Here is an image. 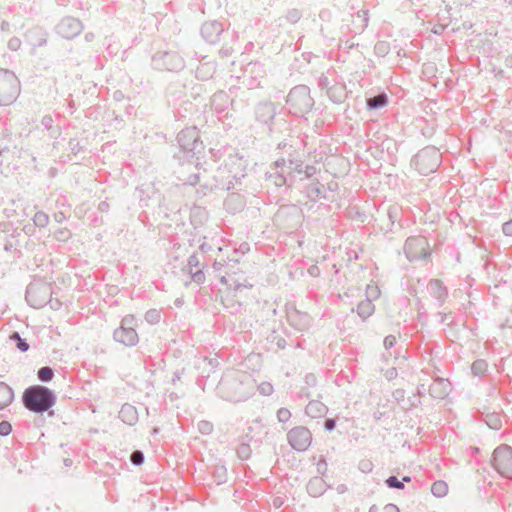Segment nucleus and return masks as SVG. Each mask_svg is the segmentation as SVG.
I'll return each instance as SVG.
<instances>
[{
	"label": "nucleus",
	"mask_w": 512,
	"mask_h": 512,
	"mask_svg": "<svg viewBox=\"0 0 512 512\" xmlns=\"http://www.w3.org/2000/svg\"><path fill=\"white\" fill-rule=\"evenodd\" d=\"M278 418L280 421H287L290 418V411L287 409H280L278 411Z\"/></svg>",
	"instance_id": "nucleus-18"
},
{
	"label": "nucleus",
	"mask_w": 512,
	"mask_h": 512,
	"mask_svg": "<svg viewBox=\"0 0 512 512\" xmlns=\"http://www.w3.org/2000/svg\"><path fill=\"white\" fill-rule=\"evenodd\" d=\"M492 465L502 475L512 478V448L502 445L493 452Z\"/></svg>",
	"instance_id": "nucleus-2"
},
{
	"label": "nucleus",
	"mask_w": 512,
	"mask_h": 512,
	"mask_svg": "<svg viewBox=\"0 0 512 512\" xmlns=\"http://www.w3.org/2000/svg\"><path fill=\"white\" fill-rule=\"evenodd\" d=\"M288 439L293 448L304 451L311 444V433L307 428L296 427L288 433Z\"/></svg>",
	"instance_id": "nucleus-3"
},
{
	"label": "nucleus",
	"mask_w": 512,
	"mask_h": 512,
	"mask_svg": "<svg viewBox=\"0 0 512 512\" xmlns=\"http://www.w3.org/2000/svg\"><path fill=\"white\" fill-rule=\"evenodd\" d=\"M387 103V98L385 95H378L376 97L370 98L368 100V106L371 109L383 107Z\"/></svg>",
	"instance_id": "nucleus-10"
},
{
	"label": "nucleus",
	"mask_w": 512,
	"mask_h": 512,
	"mask_svg": "<svg viewBox=\"0 0 512 512\" xmlns=\"http://www.w3.org/2000/svg\"><path fill=\"white\" fill-rule=\"evenodd\" d=\"M488 424L493 427V428H498L499 425H500V420L499 419H495V420H492V422H488Z\"/></svg>",
	"instance_id": "nucleus-23"
},
{
	"label": "nucleus",
	"mask_w": 512,
	"mask_h": 512,
	"mask_svg": "<svg viewBox=\"0 0 512 512\" xmlns=\"http://www.w3.org/2000/svg\"><path fill=\"white\" fill-rule=\"evenodd\" d=\"M415 166L421 174L433 172L437 167V157L430 161V157L427 154H419L415 158Z\"/></svg>",
	"instance_id": "nucleus-4"
},
{
	"label": "nucleus",
	"mask_w": 512,
	"mask_h": 512,
	"mask_svg": "<svg viewBox=\"0 0 512 512\" xmlns=\"http://www.w3.org/2000/svg\"><path fill=\"white\" fill-rule=\"evenodd\" d=\"M53 377V371L49 367H42L38 371V378L41 381H50Z\"/></svg>",
	"instance_id": "nucleus-12"
},
{
	"label": "nucleus",
	"mask_w": 512,
	"mask_h": 512,
	"mask_svg": "<svg viewBox=\"0 0 512 512\" xmlns=\"http://www.w3.org/2000/svg\"><path fill=\"white\" fill-rule=\"evenodd\" d=\"M449 488L446 482L439 480L432 484L431 492L436 497H444L448 494Z\"/></svg>",
	"instance_id": "nucleus-7"
},
{
	"label": "nucleus",
	"mask_w": 512,
	"mask_h": 512,
	"mask_svg": "<svg viewBox=\"0 0 512 512\" xmlns=\"http://www.w3.org/2000/svg\"><path fill=\"white\" fill-rule=\"evenodd\" d=\"M414 242H415V240H410V241H408L407 245H408V246H410V245H412Z\"/></svg>",
	"instance_id": "nucleus-25"
},
{
	"label": "nucleus",
	"mask_w": 512,
	"mask_h": 512,
	"mask_svg": "<svg viewBox=\"0 0 512 512\" xmlns=\"http://www.w3.org/2000/svg\"><path fill=\"white\" fill-rule=\"evenodd\" d=\"M380 294L381 291L376 284L371 283L367 285L365 290L366 300H368L369 302H373L374 300H377L380 297Z\"/></svg>",
	"instance_id": "nucleus-8"
},
{
	"label": "nucleus",
	"mask_w": 512,
	"mask_h": 512,
	"mask_svg": "<svg viewBox=\"0 0 512 512\" xmlns=\"http://www.w3.org/2000/svg\"><path fill=\"white\" fill-rule=\"evenodd\" d=\"M11 431H12V427H11L10 423H8L6 421H3L0 423V435L6 436V435L10 434Z\"/></svg>",
	"instance_id": "nucleus-16"
},
{
	"label": "nucleus",
	"mask_w": 512,
	"mask_h": 512,
	"mask_svg": "<svg viewBox=\"0 0 512 512\" xmlns=\"http://www.w3.org/2000/svg\"><path fill=\"white\" fill-rule=\"evenodd\" d=\"M131 461L136 465H140L143 462L142 453L139 451L134 452L131 456Z\"/></svg>",
	"instance_id": "nucleus-17"
},
{
	"label": "nucleus",
	"mask_w": 512,
	"mask_h": 512,
	"mask_svg": "<svg viewBox=\"0 0 512 512\" xmlns=\"http://www.w3.org/2000/svg\"><path fill=\"white\" fill-rule=\"evenodd\" d=\"M11 339L13 340H16L17 341V347L19 350H21L22 352H25L28 350L29 348V345L25 342V340L21 339L19 334L18 333H14L13 335H11Z\"/></svg>",
	"instance_id": "nucleus-14"
},
{
	"label": "nucleus",
	"mask_w": 512,
	"mask_h": 512,
	"mask_svg": "<svg viewBox=\"0 0 512 512\" xmlns=\"http://www.w3.org/2000/svg\"><path fill=\"white\" fill-rule=\"evenodd\" d=\"M335 426V422L334 420H327L326 423H325V427L327 430H332Z\"/></svg>",
	"instance_id": "nucleus-22"
},
{
	"label": "nucleus",
	"mask_w": 512,
	"mask_h": 512,
	"mask_svg": "<svg viewBox=\"0 0 512 512\" xmlns=\"http://www.w3.org/2000/svg\"><path fill=\"white\" fill-rule=\"evenodd\" d=\"M5 86L4 80L0 77V91L3 90Z\"/></svg>",
	"instance_id": "nucleus-24"
},
{
	"label": "nucleus",
	"mask_w": 512,
	"mask_h": 512,
	"mask_svg": "<svg viewBox=\"0 0 512 512\" xmlns=\"http://www.w3.org/2000/svg\"><path fill=\"white\" fill-rule=\"evenodd\" d=\"M369 512H399V509L394 504H386L384 506H373Z\"/></svg>",
	"instance_id": "nucleus-11"
},
{
	"label": "nucleus",
	"mask_w": 512,
	"mask_h": 512,
	"mask_svg": "<svg viewBox=\"0 0 512 512\" xmlns=\"http://www.w3.org/2000/svg\"><path fill=\"white\" fill-rule=\"evenodd\" d=\"M386 482L389 487L398 488V489L403 488V483L401 481H399L398 478L395 476L389 477Z\"/></svg>",
	"instance_id": "nucleus-15"
},
{
	"label": "nucleus",
	"mask_w": 512,
	"mask_h": 512,
	"mask_svg": "<svg viewBox=\"0 0 512 512\" xmlns=\"http://www.w3.org/2000/svg\"><path fill=\"white\" fill-rule=\"evenodd\" d=\"M23 402L29 410L43 413L54 405L55 397L48 388L36 385L25 390L23 393Z\"/></svg>",
	"instance_id": "nucleus-1"
},
{
	"label": "nucleus",
	"mask_w": 512,
	"mask_h": 512,
	"mask_svg": "<svg viewBox=\"0 0 512 512\" xmlns=\"http://www.w3.org/2000/svg\"><path fill=\"white\" fill-rule=\"evenodd\" d=\"M316 408H324V406L322 404H319V403H310L308 406H307V413L310 414L312 412V410Z\"/></svg>",
	"instance_id": "nucleus-20"
},
{
	"label": "nucleus",
	"mask_w": 512,
	"mask_h": 512,
	"mask_svg": "<svg viewBox=\"0 0 512 512\" xmlns=\"http://www.w3.org/2000/svg\"><path fill=\"white\" fill-rule=\"evenodd\" d=\"M115 337L119 342L125 345H133L137 341L135 330L121 326L116 332Z\"/></svg>",
	"instance_id": "nucleus-5"
},
{
	"label": "nucleus",
	"mask_w": 512,
	"mask_h": 512,
	"mask_svg": "<svg viewBox=\"0 0 512 512\" xmlns=\"http://www.w3.org/2000/svg\"><path fill=\"white\" fill-rule=\"evenodd\" d=\"M120 415L123 418V420L126 419V416H131L130 420L133 421L136 418V411L131 406H123L120 411Z\"/></svg>",
	"instance_id": "nucleus-13"
},
{
	"label": "nucleus",
	"mask_w": 512,
	"mask_h": 512,
	"mask_svg": "<svg viewBox=\"0 0 512 512\" xmlns=\"http://www.w3.org/2000/svg\"><path fill=\"white\" fill-rule=\"evenodd\" d=\"M503 231L506 235L512 236V220L505 223Z\"/></svg>",
	"instance_id": "nucleus-19"
},
{
	"label": "nucleus",
	"mask_w": 512,
	"mask_h": 512,
	"mask_svg": "<svg viewBox=\"0 0 512 512\" xmlns=\"http://www.w3.org/2000/svg\"><path fill=\"white\" fill-rule=\"evenodd\" d=\"M13 400L12 389L4 382H0V410L7 407Z\"/></svg>",
	"instance_id": "nucleus-6"
},
{
	"label": "nucleus",
	"mask_w": 512,
	"mask_h": 512,
	"mask_svg": "<svg viewBox=\"0 0 512 512\" xmlns=\"http://www.w3.org/2000/svg\"><path fill=\"white\" fill-rule=\"evenodd\" d=\"M394 342H395V337L388 336L384 340V345L386 348H389V347L393 346Z\"/></svg>",
	"instance_id": "nucleus-21"
},
{
	"label": "nucleus",
	"mask_w": 512,
	"mask_h": 512,
	"mask_svg": "<svg viewBox=\"0 0 512 512\" xmlns=\"http://www.w3.org/2000/svg\"><path fill=\"white\" fill-rule=\"evenodd\" d=\"M403 480L406 481V482H409L410 481V477L406 476V477L403 478Z\"/></svg>",
	"instance_id": "nucleus-26"
},
{
	"label": "nucleus",
	"mask_w": 512,
	"mask_h": 512,
	"mask_svg": "<svg viewBox=\"0 0 512 512\" xmlns=\"http://www.w3.org/2000/svg\"><path fill=\"white\" fill-rule=\"evenodd\" d=\"M374 311V307L372 305V302H369L368 300L362 301L358 305V313L362 317H368L370 316Z\"/></svg>",
	"instance_id": "nucleus-9"
}]
</instances>
